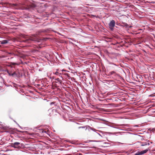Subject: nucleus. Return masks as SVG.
Masks as SVG:
<instances>
[{"mask_svg": "<svg viewBox=\"0 0 155 155\" xmlns=\"http://www.w3.org/2000/svg\"><path fill=\"white\" fill-rule=\"evenodd\" d=\"M115 26V21L114 20L110 21L109 24V27L111 31L114 29V28Z\"/></svg>", "mask_w": 155, "mask_h": 155, "instance_id": "f257e3e1", "label": "nucleus"}, {"mask_svg": "<svg viewBox=\"0 0 155 155\" xmlns=\"http://www.w3.org/2000/svg\"><path fill=\"white\" fill-rule=\"evenodd\" d=\"M20 143L15 142L14 143H12L11 145L12 147H14L15 148L19 149L20 148Z\"/></svg>", "mask_w": 155, "mask_h": 155, "instance_id": "f03ea898", "label": "nucleus"}, {"mask_svg": "<svg viewBox=\"0 0 155 155\" xmlns=\"http://www.w3.org/2000/svg\"><path fill=\"white\" fill-rule=\"evenodd\" d=\"M29 40L31 41L36 42H38L39 41L37 36L36 35H33L32 37H31L30 38Z\"/></svg>", "mask_w": 155, "mask_h": 155, "instance_id": "7ed1b4c3", "label": "nucleus"}, {"mask_svg": "<svg viewBox=\"0 0 155 155\" xmlns=\"http://www.w3.org/2000/svg\"><path fill=\"white\" fill-rule=\"evenodd\" d=\"M148 150V149H147L141 151H138L134 155H141L146 153Z\"/></svg>", "mask_w": 155, "mask_h": 155, "instance_id": "20e7f679", "label": "nucleus"}, {"mask_svg": "<svg viewBox=\"0 0 155 155\" xmlns=\"http://www.w3.org/2000/svg\"><path fill=\"white\" fill-rule=\"evenodd\" d=\"M79 129H80V131L82 132H84L87 129V126L80 127H78Z\"/></svg>", "mask_w": 155, "mask_h": 155, "instance_id": "39448f33", "label": "nucleus"}, {"mask_svg": "<svg viewBox=\"0 0 155 155\" xmlns=\"http://www.w3.org/2000/svg\"><path fill=\"white\" fill-rule=\"evenodd\" d=\"M7 72L9 76H13L14 75H16L15 72V71H14L13 73H12V72L11 71H9L7 70Z\"/></svg>", "mask_w": 155, "mask_h": 155, "instance_id": "423d86ee", "label": "nucleus"}, {"mask_svg": "<svg viewBox=\"0 0 155 155\" xmlns=\"http://www.w3.org/2000/svg\"><path fill=\"white\" fill-rule=\"evenodd\" d=\"M1 44H6L8 43V41L7 40H4L0 41Z\"/></svg>", "mask_w": 155, "mask_h": 155, "instance_id": "0eeeda50", "label": "nucleus"}, {"mask_svg": "<svg viewBox=\"0 0 155 155\" xmlns=\"http://www.w3.org/2000/svg\"><path fill=\"white\" fill-rule=\"evenodd\" d=\"M56 70L57 71H56L55 73H53L56 75H59V76H60V75H61V73H60V72L58 71V69H57Z\"/></svg>", "mask_w": 155, "mask_h": 155, "instance_id": "6e6552de", "label": "nucleus"}, {"mask_svg": "<svg viewBox=\"0 0 155 155\" xmlns=\"http://www.w3.org/2000/svg\"><path fill=\"white\" fill-rule=\"evenodd\" d=\"M55 80L57 81L56 82L57 83V82H58L60 83L61 84L62 83V81L61 80H60V79L58 78H57L55 79Z\"/></svg>", "mask_w": 155, "mask_h": 155, "instance_id": "1a4fd4ad", "label": "nucleus"}, {"mask_svg": "<svg viewBox=\"0 0 155 155\" xmlns=\"http://www.w3.org/2000/svg\"><path fill=\"white\" fill-rule=\"evenodd\" d=\"M40 130V131H39L40 133H46V131H44L43 129L40 130Z\"/></svg>", "mask_w": 155, "mask_h": 155, "instance_id": "9d476101", "label": "nucleus"}, {"mask_svg": "<svg viewBox=\"0 0 155 155\" xmlns=\"http://www.w3.org/2000/svg\"><path fill=\"white\" fill-rule=\"evenodd\" d=\"M115 72L114 71H111L110 72V74H115Z\"/></svg>", "mask_w": 155, "mask_h": 155, "instance_id": "9b49d317", "label": "nucleus"}, {"mask_svg": "<svg viewBox=\"0 0 155 155\" xmlns=\"http://www.w3.org/2000/svg\"><path fill=\"white\" fill-rule=\"evenodd\" d=\"M16 64L15 63H13V62H11V64L12 65H15V64Z\"/></svg>", "mask_w": 155, "mask_h": 155, "instance_id": "f8f14e48", "label": "nucleus"}, {"mask_svg": "<svg viewBox=\"0 0 155 155\" xmlns=\"http://www.w3.org/2000/svg\"><path fill=\"white\" fill-rule=\"evenodd\" d=\"M95 1H97V2H100V1H101V0H94Z\"/></svg>", "mask_w": 155, "mask_h": 155, "instance_id": "ddd939ff", "label": "nucleus"}, {"mask_svg": "<svg viewBox=\"0 0 155 155\" xmlns=\"http://www.w3.org/2000/svg\"><path fill=\"white\" fill-rule=\"evenodd\" d=\"M8 54H12V53H11V52H8Z\"/></svg>", "mask_w": 155, "mask_h": 155, "instance_id": "4468645a", "label": "nucleus"}, {"mask_svg": "<svg viewBox=\"0 0 155 155\" xmlns=\"http://www.w3.org/2000/svg\"><path fill=\"white\" fill-rule=\"evenodd\" d=\"M47 39V38H45V40H46V39Z\"/></svg>", "mask_w": 155, "mask_h": 155, "instance_id": "2eb2a0df", "label": "nucleus"}, {"mask_svg": "<svg viewBox=\"0 0 155 155\" xmlns=\"http://www.w3.org/2000/svg\"><path fill=\"white\" fill-rule=\"evenodd\" d=\"M142 145V146H143V145Z\"/></svg>", "mask_w": 155, "mask_h": 155, "instance_id": "dca6fc26", "label": "nucleus"}]
</instances>
